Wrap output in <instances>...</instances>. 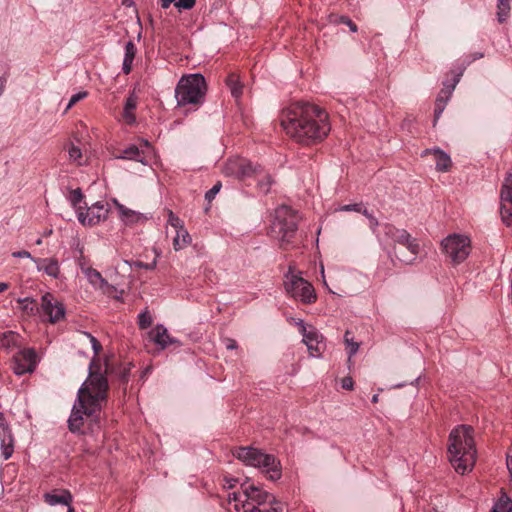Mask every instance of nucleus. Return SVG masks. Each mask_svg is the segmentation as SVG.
I'll return each instance as SVG.
<instances>
[{"label": "nucleus", "instance_id": "1", "mask_svg": "<svg viewBox=\"0 0 512 512\" xmlns=\"http://www.w3.org/2000/svg\"><path fill=\"white\" fill-rule=\"evenodd\" d=\"M280 124L291 139L305 146L320 143L331 130L328 113L308 102H296L284 108Z\"/></svg>", "mask_w": 512, "mask_h": 512}, {"label": "nucleus", "instance_id": "2", "mask_svg": "<svg viewBox=\"0 0 512 512\" xmlns=\"http://www.w3.org/2000/svg\"><path fill=\"white\" fill-rule=\"evenodd\" d=\"M93 363H90L89 376L78 390L68 419L72 433L85 434V426L91 432L100 428V412L107 401L109 385L105 375L92 370Z\"/></svg>", "mask_w": 512, "mask_h": 512}, {"label": "nucleus", "instance_id": "3", "mask_svg": "<svg viewBox=\"0 0 512 512\" xmlns=\"http://www.w3.org/2000/svg\"><path fill=\"white\" fill-rule=\"evenodd\" d=\"M449 460L460 474L470 471L476 461L474 429L469 425H458L449 435Z\"/></svg>", "mask_w": 512, "mask_h": 512}, {"label": "nucleus", "instance_id": "4", "mask_svg": "<svg viewBox=\"0 0 512 512\" xmlns=\"http://www.w3.org/2000/svg\"><path fill=\"white\" fill-rule=\"evenodd\" d=\"M299 221L298 212L291 207L282 205L276 208L269 231L271 238L277 240L281 248L286 249L294 243Z\"/></svg>", "mask_w": 512, "mask_h": 512}, {"label": "nucleus", "instance_id": "5", "mask_svg": "<svg viewBox=\"0 0 512 512\" xmlns=\"http://www.w3.org/2000/svg\"><path fill=\"white\" fill-rule=\"evenodd\" d=\"M233 456L247 466L261 468L271 481L281 478V463L272 454L254 447H238L233 451Z\"/></svg>", "mask_w": 512, "mask_h": 512}, {"label": "nucleus", "instance_id": "6", "mask_svg": "<svg viewBox=\"0 0 512 512\" xmlns=\"http://www.w3.org/2000/svg\"><path fill=\"white\" fill-rule=\"evenodd\" d=\"M207 92L205 78L200 73L183 76L176 88L175 98L178 106L201 105Z\"/></svg>", "mask_w": 512, "mask_h": 512}, {"label": "nucleus", "instance_id": "7", "mask_svg": "<svg viewBox=\"0 0 512 512\" xmlns=\"http://www.w3.org/2000/svg\"><path fill=\"white\" fill-rule=\"evenodd\" d=\"M284 288L288 295L304 304H313L317 300V295L313 285L296 274L292 267L284 276Z\"/></svg>", "mask_w": 512, "mask_h": 512}, {"label": "nucleus", "instance_id": "8", "mask_svg": "<svg viewBox=\"0 0 512 512\" xmlns=\"http://www.w3.org/2000/svg\"><path fill=\"white\" fill-rule=\"evenodd\" d=\"M384 235L387 239H390L393 243L403 245L410 252V257H405L397 254L400 261L406 264H412L419 253V244L415 238L405 229H399L392 224L384 225Z\"/></svg>", "mask_w": 512, "mask_h": 512}, {"label": "nucleus", "instance_id": "9", "mask_svg": "<svg viewBox=\"0 0 512 512\" xmlns=\"http://www.w3.org/2000/svg\"><path fill=\"white\" fill-rule=\"evenodd\" d=\"M441 247L453 264H460L470 254V239L464 235L451 234L442 240Z\"/></svg>", "mask_w": 512, "mask_h": 512}, {"label": "nucleus", "instance_id": "10", "mask_svg": "<svg viewBox=\"0 0 512 512\" xmlns=\"http://www.w3.org/2000/svg\"><path fill=\"white\" fill-rule=\"evenodd\" d=\"M108 213L109 204L104 201H99L88 207L86 211H83L82 208H78V220L83 225L94 226L106 220Z\"/></svg>", "mask_w": 512, "mask_h": 512}, {"label": "nucleus", "instance_id": "11", "mask_svg": "<svg viewBox=\"0 0 512 512\" xmlns=\"http://www.w3.org/2000/svg\"><path fill=\"white\" fill-rule=\"evenodd\" d=\"M37 311L48 316L50 323H56L64 318L65 308L56 301L51 293H46L41 298V306Z\"/></svg>", "mask_w": 512, "mask_h": 512}, {"label": "nucleus", "instance_id": "12", "mask_svg": "<svg viewBox=\"0 0 512 512\" xmlns=\"http://www.w3.org/2000/svg\"><path fill=\"white\" fill-rule=\"evenodd\" d=\"M36 352L32 348L23 349L13 357V371L17 375L31 373L36 367Z\"/></svg>", "mask_w": 512, "mask_h": 512}, {"label": "nucleus", "instance_id": "13", "mask_svg": "<svg viewBox=\"0 0 512 512\" xmlns=\"http://www.w3.org/2000/svg\"><path fill=\"white\" fill-rule=\"evenodd\" d=\"M244 496L246 504H241L242 507L246 506H265L269 501L273 500V495L260 489L253 484L245 483Z\"/></svg>", "mask_w": 512, "mask_h": 512}, {"label": "nucleus", "instance_id": "14", "mask_svg": "<svg viewBox=\"0 0 512 512\" xmlns=\"http://www.w3.org/2000/svg\"><path fill=\"white\" fill-rule=\"evenodd\" d=\"M0 440L1 455L4 460H8L14 453V437L2 413H0Z\"/></svg>", "mask_w": 512, "mask_h": 512}, {"label": "nucleus", "instance_id": "15", "mask_svg": "<svg viewBox=\"0 0 512 512\" xmlns=\"http://www.w3.org/2000/svg\"><path fill=\"white\" fill-rule=\"evenodd\" d=\"M463 74V70H461L459 73L455 74L454 78H453V83L451 84H444V88L440 91L436 101H435V109H434V121L436 122L442 112L444 111L445 109V106L452 94V92L454 91L457 83L460 81V77L462 76Z\"/></svg>", "mask_w": 512, "mask_h": 512}, {"label": "nucleus", "instance_id": "16", "mask_svg": "<svg viewBox=\"0 0 512 512\" xmlns=\"http://www.w3.org/2000/svg\"><path fill=\"white\" fill-rule=\"evenodd\" d=\"M297 324L301 328L303 342L306 344L310 354L314 357L319 355L321 352L320 339L322 338V336L313 327H311L310 330H307L303 320H299Z\"/></svg>", "mask_w": 512, "mask_h": 512}, {"label": "nucleus", "instance_id": "17", "mask_svg": "<svg viewBox=\"0 0 512 512\" xmlns=\"http://www.w3.org/2000/svg\"><path fill=\"white\" fill-rule=\"evenodd\" d=\"M84 275L93 288L100 290L103 294L112 296L116 292V287L109 284L98 270L94 268L85 269Z\"/></svg>", "mask_w": 512, "mask_h": 512}, {"label": "nucleus", "instance_id": "18", "mask_svg": "<svg viewBox=\"0 0 512 512\" xmlns=\"http://www.w3.org/2000/svg\"><path fill=\"white\" fill-rule=\"evenodd\" d=\"M150 337L152 341L162 349H165L172 344L180 345V342L177 339L171 337L168 334L167 329L161 324L156 325V327L150 332Z\"/></svg>", "mask_w": 512, "mask_h": 512}, {"label": "nucleus", "instance_id": "19", "mask_svg": "<svg viewBox=\"0 0 512 512\" xmlns=\"http://www.w3.org/2000/svg\"><path fill=\"white\" fill-rule=\"evenodd\" d=\"M38 271H43L48 276L57 279L60 275L59 262L55 258L33 259Z\"/></svg>", "mask_w": 512, "mask_h": 512}, {"label": "nucleus", "instance_id": "20", "mask_svg": "<svg viewBox=\"0 0 512 512\" xmlns=\"http://www.w3.org/2000/svg\"><path fill=\"white\" fill-rule=\"evenodd\" d=\"M43 498H44V501L50 506H55L58 504L69 506L73 501L72 494L67 489H63V490H59V491L55 490L50 493H45L43 495Z\"/></svg>", "mask_w": 512, "mask_h": 512}, {"label": "nucleus", "instance_id": "21", "mask_svg": "<svg viewBox=\"0 0 512 512\" xmlns=\"http://www.w3.org/2000/svg\"><path fill=\"white\" fill-rule=\"evenodd\" d=\"M138 97L135 92H131L125 100L122 117L125 123L132 125L136 122L135 109L137 108Z\"/></svg>", "mask_w": 512, "mask_h": 512}, {"label": "nucleus", "instance_id": "22", "mask_svg": "<svg viewBox=\"0 0 512 512\" xmlns=\"http://www.w3.org/2000/svg\"><path fill=\"white\" fill-rule=\"evenodd\" d=\"M434 154L437 171L446 172L451 166V158L448 154L440 149H426L422 152V156Z\"/></svg>", "mask_w": 512, "mask_h": 512}, {"label": "nucleus", "instance_id": "23", "mask_svg": "<svg viewBox=\"0 0 512 512\" xmlns=\"http://www.w3.org/2000/svg\"><path fill=\"white\" fill-rule=\"evenodd\" d=\"M136 53V45L133 41H128L125 45V53L122 64V71L124 74L128 75L131 72Z\"/></svg>", "mask_w": 512, "mask_h": 512}, {"label": "nucleus", "instance_id": "24", "mask_svg": "<svg viewBox=\"0 0 512 512\" xmlns=\"http://www.w3.org/2000/svg\"><path fill=\"white\" fill-rule=\"evenodd\" d=\"M243 165H241L239 179L244 180L251 177H258L261 176L262 173V167L260 165H253L252 162H250L247 159H243Z\"/></svg>", "mask_w": 512, "mask_h": 512}, {"label": "nucleus", "instance_id": "25", "mask_svg": "<svg viewBox=\"0 0 512 512\" xmlns=\"http://www.w3.org/2000/svg\"><path fill=\"white\" fill-rule=\"evenodd\" d=\"M226 85L228 86L232 96L236 99L240 98L243 92V85L239 80L236 73H230L226 78Z\"/></svg>", "mask_w": 512, "mask_h": 512}, {"label": "nucleus", "instance_id": "26", "mask_svg": "<svg viewBox=\"0 0 512 512\" xmlns=\"http://www.w3.org/2000/svg\"><path fill=\"white\" fill-rule=\"evenodd\" d=\"M190 243L191 236L185 228L176 231V235L173 238V248L175 251L184 249Z\"/></svg>", "mask_w": 512, "mask_h": 512}, {"label": "nucleus", "instance_id": "27", "mask_svg": "<svg viewBox=\"0 0 512 512\" xmlns=\"http://www.w3.org/2000/svg\"><path fill=\"white\" fill-rule=\"evenodd\" d=\"M243 163V158H232L227 160L223 167V173L226 176H233L239 179L241 165Z\"/></svg>", "mask_w": 512, "mask_h": 512}, {"label": "nucleus", "instance_id": "28", "mask_svg": "<svg viewBox=\"0 0 512 512\" xmlns=\"http://www.w3.org/2000/svg\"><path fill=\"white\" fill-rule=\"evenodd\" d=\"M500 196L502 202H509L512 204V168L507 172Z\"/></svg>", "mask_w": 512, "mask_h": 512}, {"label": "nucleus", "instance_id": "29", "mask_svg": "<svg viewBox=\"0 0 512 512\" xmlns=\"http://www.w3.org/2000/svg\"><path fill=\"white\" fill-rule=\"evenodd\" d=\"M491 512H512V500L502 495L494 504Z\"/></svg>", "mask_w": 512, "mask_h": 512}, {"label": "nucleus", "instance_id": "30", "mask_svg": "<svg viewBox=\"0 0 512 512\" xmlns=\"http://www.w3.org/2000/svg\"><path fill=\"white\" fill-rule=\"evenodd\" d=\"M510 2L509 0H497V19L500 23L507 20L510 13Z\"/></svg>", "mask_w": 512, "mask_h": 512}, {"label": "nucleus", "instance_id": "31", "mask_svg": "<svg viewBox=\"0 0 512 512\" xmlns=\"http://www.w3.org/2000/svg\"><path fill=\"white\" fill-rule=\"evenodd\" d=\"M244 487L245 483L241 485V492H233L228 495V501L229 503L234 502V509L237 512H240L242 510L241 504H246L245 496H244Z\"/></svg>", "mask_w": 512, "mask_h": 512}, {"label": "nucleus", "instance_id": "32", "mask_svg": "<svg viewBox=\"0 0 512 512\" xmlns=\"http://www.w3.org/2000/svg\"><path fill=\"white\" fill-rule=\"evenodd\" d=\"M117 158L143 162V160L140 159V150L136 145H130L129 147L125 148L122 151V154Z\"/></svg>", "mask_w": 512, "mask_h": 512}, {"label": "nucleus", "instance_id": "33", "mask_svg": "<svg viewBox=\"0 0 512 512\" xmlns=\"http://www.w3.org/2000/svg\"><path fill=\"white\" fill-rule=\"evenodd\" d=\"M257 180V186L260 192L266 194L270 191L273 180L269 174H266L262 169L261 176L255 177Z\"/></svg>", "mask_w": 512, "mask_h": 512}, {"label": "nucleus", "instance_id": "34", "mask_svg": "<svg viewBox=\"0 0 512 512\" xmlns=\"http://www.w3.org/2000/svg\"><path fill=\"white\" fill-rule=\"evenodd\" d=\"M68 154L71 161L77 163V165H82V151L79 147L71 143L68 147Z\"/></svg>", "mask_w": 512, "mask_h": 512}, {"label": "nucleus", "instance_id": "35", "mask_svg": "<svg viewBox=\"0 0 512 512\" xmlns=\"http://www.w3.org/2000/svg\"><path fill=\"white\" fill-rule=\"evenodd\" d=\"M83 193L81 191L80 188H77V189H74L70 192V195L68 197L71 205L78 211V208H81L80 206H78V204L81 203V201L83 200Z\"/></svg>", "mask_w": 512, "mask_h": 512}, {"label": "nucleus", "instance_id": "36", "mask_svg": "<svg viewBox=\"0 0 512 512\" xmlns=\"http://www.w3.org/2000/svg\"><path fill=\"white\" fill-rule=\"evenodd\" d=\"M152 317L150 313L145 310L138 315V326L140 329H147L152 324Z\"/></svg>", "mask_w": 512, "mask_h": 512}, {"label": "nucleus", "instance_id": "37", "mask_svg": "<svg viewBox=\"0 0 512 512\" xmlns=\"http://www.w3.org/2000/svg\"><path fill=\"white\" fill-rule=\"evenodd\" d=\"M349 335H350V332L346 331V333L344 335V340H345L347 347L349 348L348 354H349V359H350L353 355H355L357 353V351L359 349V344L357 342H354L352 339H350Z\"/></svg>", "mask_w": 512, "mask_h": 512}, {"label": "nucleus", "instance_id": "38", "mask_svg": "<svg viewBox=\"0 0 512 512\" xmlns=\"http://www.w3.org/2000/svg\"><path fill=\"white\" fill-rule=\"evenodd\" d=\"M120 215L124 221L132 222L134 221V218L136 217V214L134 211L124 207L123 205H118Z\"/></svg>", "mask_w": 512, "mask_h": 512}, {"label": "nucleus", "instance_id": "39", "mask_svg": "<svg viewBox=\"0 0 512 512\" xmlns=\"http://www.w3.org/2000/svg\"><path fill=\"white\" fill-rule=\"evenodd\" d=\"M168 223L175 229V231L184 228L183 221L172 211L169 212Z\"/></svg>", "mask_w": 512, "mask_h": 512}, {"label": "nucleus", "instance_id": "40", "mask_svg": "<svg viewBox=\"0 0 512 512\" xmlns=\"http://www.w3.org/2000/svg\"><path fill=\"white\" fill-rule=\"evenodd\" d=\"M87 96H88V93L86 91H81V92H78V93L72 95L67 106H66L65 111H68L69 109H71L77 102H79L80 100H83Z\"/></svg>", "mask_w": 512, "mask_h": 512}, {"label": "nucleus", "instance_id": "41", "mask_svg": "<svg viewBox=\"0 0 512 512\" xmlns=\"http://www.w3.org/2000/svg\"><path fill=\"white\" fill-rule=\"evenodd\" d=\"M156 265H157L156 258L151 263H144L142 261H133L132 263H130V266H132V267L146 269V270H153V269H155Z\"/></svg>", "mask_w": 512, "mask_h": 512}, {"label": "nucleus", "instance_id": "42", "mask_svg": "<svg viewBox=\"0 0 512 512\" xmlns=\"http://www.w3.org/2000/svg\"><path fill=\"white\" fill-rule=\"evenodd\" d=\"M196 4V0H177L175 2V7L179 10H190L192 9Z\"/></svg>", "mask_w": 512, "mask_h": 512}, {"label": "nucleus", "instance_id": "43", "mask_svg": "<svg viewBox=\"0 0 512 512\" xmlns=\"http://www.w3.org/2000/svg\"><path fill=\"white\" fill-rule=\"evenodd\" d=\"M365 209L362 203H354V204H347L343 205L339 208V211H355L358 213H362V211Z\"/></svg>", "mask_w": 512, "mask_h": 512}, {"label": "nucleus", "instance_id": "44", "mask_svg": "<svg viewBox=\"0 0 512 512\" xmlns=\"http://www.w3.org/2000/svg\"><path fill=\"white\" fill-rule=\"evenodd\" d=\"M221 187H222L221 182H217L211 189H209L205 193V199L208 202H211L215 198L217 193L220 191Z\"/></svg>", "mask_w": 512, "mask_h": 512}, {"label": "nucleus", "instance_id": "45", "mask_svg": "<svg viewBox=\"0 0 512 512\" xmlns=\"http://www.w3.org/2000/svg\"><path fill=\"white\" fill-rule=\"evenodd\" d=\"M361 214H363L369 220L370 228L374 232L379 226L378 220L366 208L362 211Z\"/></svg>", "mask_w": 512, "mask_h": 512}, {"label": "nucleus", "instance_id": "46", "mask_svg": "<svg viewBox=\"0 0 512 512\" xmlns=\"http://www.w3.org/2000/svg\"><path fill=\"white\" fill-rule=\"evenodd\" d=\"M85 335L90 339L94 354L98 355L100 353V351L102 350V346H101L100 342L93 335H91L88 332H85Z\"/></svg>", "mask_w": 512, "mask_h": 512}, {"label": "nucleus", "instance_id": "47", "mask_svg": "<svg viewBox=\"0 0 512 512\" xmlns=\"http://www.w3.org/2000/svg\"><path fill=\"white\" fill-rule=\"evenodd\" d=\"M267 504L270 505L267 510H271V512H282L284 509V504L280 501H277L275 497L273 496V500L269 501Z\"/></svg>", "mask_w": 512, "mask_h": 512}, {"label": "nucleus", "instance_id": "48", "mask_svg": "<svg viewBox=\"0 0 512 512\" xmlns=\"http://www.w3.org/2000/svg\"><path fill=\"white\" fill-rule=\"evenodd\" d=\"M338 22L348 26L351 32L355 33L358 30L357 25L347 16H340Z\"/></svg>", "mask_w": 512, "mask_h": 512}, {"label": "nucleus", "instance_id": "49", "mask_svg": "<svg viewBox=\"0 0 512 512\" xmlns=\"http://www.w3.org/2000/svg\"><path fill=\"white\" fill-rule=\"evenodd\" d=\"M14 332L12 331H9V332H6V333H3L2 335V345L3 346H6V347H9L11 345V343L13 342L14 340Z\"/></svg>", "mask_w": 512, "mask_h": 512}, {"label": "nucleus", "instance_id": "50", "mask_svg": "<svg viewBox=\"0 0 512 512\" xmlns=\"http://www.w3.org/2000/svg\"><path fill=\"white\" fill-rule=\"evenodd\" d=\"M242 511L243 512H271V510H267V508L265 506H256V505L242 507Z\"/></svg>", "mask_w": 512, "mask_h": 512}, {"label": "nucleus", "instance_id": "51", "mask_svg": "<svg viewBox=\"0 0 512 512\" xmlns=\"http://www.w3.org/2000/svg\"><path fill=\"white\" fill-rule=\"evenodd\" d=\"M506 465L510 473V482L512 484V447L509 448L506 455Z\"/></svg>", "mask_w": 512, "mask_h": 512}, {"label": "nucleus", "instance_id": "52", "mask_svg": "<svg viewBox=\"0 0 512 512\" xmlns=\"http://www.w3.org/2000/svg\"><path fill=\"white\" fill-rule=\"evenodd\" d=\"M12 256L15 258H28L31 259L32 261L33 259H35L34 257H32L31 253L26 250L15 251L12 253Z\"/></svg>", "mask_w": 512, "mask_h": 512}, {"label": "nucleus", "instance_id": "53", "mask_svg": "<svg viewBox=\"0 0 512 512\" xmlns=\"http://www.w3.org/2000/svg\"><path fill=\"white\" fill-rule=\"evenodd\" d=\"M353 379L351 377H344L341 382V386L343 389L352 390L353 389Z\"/></svg>", "mask_w": 512, "mask_h": 512}, {"label": "nucleus", "instance_id": "54", "mask_svg": "<svg viewBox=\"0 0 512 512\" xmlns=\"http://www.w3.org/2000/svg\"><path fill=\"white\" fill-rule=\"evenodd\" d=\"M77 264H78V266L81 269V272L83 274H85V269H91L92 268L91 266L88 265L87 260L83 256H81L78 259Z\"/></svg>", "mask_w": 512, "mask_h": 512}, {"label": "nucleus", "instance_id": "55", "mask_svg": "<svg viewBox=\"0 0 512 512\" xmlns=\"http://www.w3.org/2000/svg\"><path fill=\"white\" fill-rule=\"evenodd\" d=\"M129 373H130V368H126L124 367L121 372H120V378L123 382H127L128 381V377H129Z\"/></svg>", "mask_w": 512, "mask_h": 512}, {"label": "nucleus", "instance_id": "56", "mask_svg": "<svg viewBox=\"0 0 512 512\" xmlns=\"http://www.w3.org/2000/svg\"><path fill=\"white\" fill-rule=\"evenodd\" d=\"M226 348L228 350H233L237 348V342L234 339L228 338L226 339Z\"/></svg>", "mask_w": 512, "mask_h": 512}, {"label": "nucleus", "instance_id": "57", "mask_svg": "<svg viewBox=\"0 0 512 512\" xmlns=\"http://www.w3.org/2000/svg\"><path fill=\"white\" fill-rule=\"evenodd\" d=\"M237 482V479H234V478H225V484H224V487L228 488V489H231L235 486Z\"/></svg>", "mask_w": 512, "mask_h": 512}, {"label": "nucleus", "instance_id": "58", "mask_svg": "<svg viewBox=\"0 0 512 512\" xmlns=\"http://www.w3.org/2000/svg\"><path fill=\"white\" fill-rule=\"evenodd\" d=\"M177 0H160L161 7L167 9L172 3L175 4Z\"/></svg>", "mask_w": 512, "mask_h": 512}, {"label": "nucleus", "instance_id": "59", "mask_svg": "<svg viewBox=\"0 0 512 512\" xmlns=\"http://www.w3.org/2000/svg\"><path fill=\"white\" fill-rule=\"evenodd\" d=\"M484 57V54L481 53V52H476V53H473L471 55V59L469 60V63H471L472 61H475V60H478V59H481Z\"/></svg>", "mask_w": 512, "mask_h": 512}, {"label": "nucleus", "instance_id": "60", "mask_svg": "<svg viewBox=\"0 0 512 512\" xmlns=\"http://www.w3.org/2000/svg\"><path fill=\"white\" fill-rule=\"evenodd\" d=\"M9 288V285L5 282H0V293L6 291Z\"/></svg>", "mask_w": 512, "mask_h": 512}, {"label": "nucleus", "instance_id": "61", "mask_svg": "<svg viewBox=\"0 0 512 512\" xmlns=\"http://www.w3.org/2000/svg\"><path fill=\"white\" fill-rule=\"evenodd\" d=\"M378 400H379V396H378V394H374V395L372 396L371 401H372L373 403H377V402H378Z\"/></svg>", "mask_w": 512, "mask_h": 512}, {"label": "nucleus", "instance_id": "62", "mask_svg": "<svg viewBox=\"0 0 512 512\" xmlns=\"http://www.w3.org/2000/svg\"><path fill=\"white\" fill-rule=\"evenodd\" d=\"M21 301H22V302H30L31 304H33V303H34V301H33V300H30L29 298H25V299H23V300H21Z\"/></svg>", "mask_w": 512, "mask_h": 512}, {"label": "nucleus", "instance_id": "63", "mask_svg": "<svg viewBox=\"0 0 512 512\" xmlns=\"http://www.w3.org/2000/svg\"><path fill=\"white\" fill-rule=\"evenodd\" d=\"M68 507V512H75L74 508L71 506V504Z\"/></svg>", "mask_w": 512, "mask_h": 512}, {"label": "nucleus", "instance_id": "64", "mask_svg": "<svg viewBox=\"0 0 512 512\" xmlns=\"http://www.w3.org/2000/svg\"><path fill=\"white\" fill-rule=\"evenodd\" d=\"M41 243H42L41 239H38V240L36 241V244H38V245H40Z\"/></svg>", "mask_w": 512, "mask_h": 512}]
</instances>
